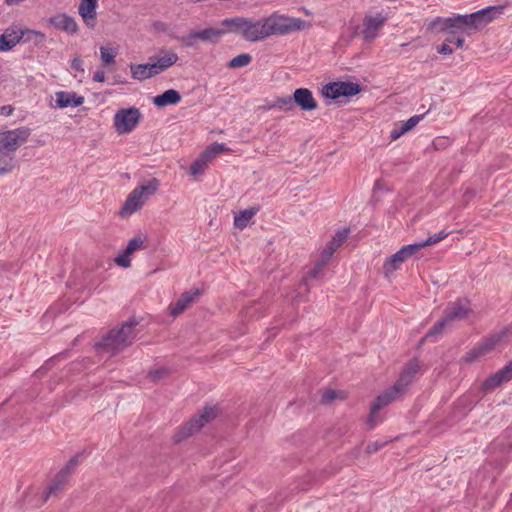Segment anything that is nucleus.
Wrapping results in <instances>:
<instances>
[{"label":"nucleus","mask_w":512,"mask_h":512,"mask_svg":"<svg viewBox=\"0 0 512 512\" xmlns=\"http://www.w3.org/2000/svg\"><path fill=\"white\" fill-rule=\"evenodd\" d=\"M31 130L18 127L0 132V175L11 173L16 166L15 153L27 142Z\"/></svg>","instance_id":"1"},{"label":"nucleus","mask_w":512,"mask_h":512,"mask_svg":"<svg viewBox=\"0 0 512 512\" xmlns=\"http://www.w3.org/2000/svg\"><path fill=\"white\" fill-rule=\"evenodd\" d=\"M138 325L136 320H129L118 329H112L96 344V348L114 355L132 344L135 338V327Z\"/></svg>","instance_id":"2"},{"label":"nucleus","mask_w":512,"mask_h":512,"mask_svg":"<svg viewBox=\"0 0 512 512\" xmlns=\"http://www.w3.org/2000/svg\"><path fill=\"white\" fill-rule=\"evenodd\" d=\"M159 186V181L153 178L135 187L126 198L121 209V215L128 216L138 211L157 192Z\"/></svg>","instance_id":"3"},{"label":"nucleus","mask_w":512,"mask_h":512,"mask_svg":"<svg viewBox=\"0 0 512 512\" xmlns=\"http://www.w3.org/2000/svg\"><path fill=\"white\" fill-rule=\"evenodd\" d=\"M268 36L287 35L294 31L305 29L308 24L300 18L288 17L284 15L272 14L265 17Z\"/></svg>","instance_id":"4"},{"label":"nucleus","mask_w":512,"mask_h":512,"mask_svg":"<svg viewBox=\"0 0 512 512\" xmlns=\"http://www.w3.org/2000/svg\"><path fill=\"white\" fill-rule=\"evenodd\" d=\"M217 413L216 406H206L201 413L195 415L175 433L174 441L179 443L199 431L206 423L214 419Z\"/></svg>","instance_id":"5"},{"label":"nucleus","mask_w":512,"mask_h":512,"mask_svg":"<svg viewBox=\"0 0 512 512\" xmlns=\"http://www.w3.org/2000/svg\"><path fill=\"white\" fill-rule=\"evenodd\" d=\"M141 112L136 107L121 108L113 117V127L119 135L129 134L137 127Z\"/></svg>","instance_id":"6"},{"label":"nucleus","mask_w":512,"mask_h":512,"mask_svg":"<svg viewBox=\"0 0 512 512\" xmlns=\"http://www.w3.org/2000/svg\"><path fill=\"white\" fill-rule=\"evenodd\" d=\"M404 393L395 384L390 388L384 390L377 396L371 405L370 414L367 420L368 425L373 428L377 424V413L379 410L389 405L390 403L400 399Z\"/></svg>","instance_id":"7"},{"label":"nucleus","mask_w":512,"mask_h":512,"mask_svg":"<svg viewBox=\"0 0 512 512\" xmlns=\"http://www.w3.org/2000/svg\"><path fill=\"white\" fill-rule=\"evenodd\" d=\"M507 329H503L500 332L492 334L489 338L476 345L463 357L464 362L472 363L478 358L491 353L496 346L506 337Z\"/></svg>","instance_id":"8"},{"label":"nucleus","mask_w":512,"mask_h":512,"mask_svg":"<svg viewBox=\"0 0 512 512\" xmlns=\"http://www.w3.org/2000/svg\"><path fill=\"white\" fill-rule=\"evenodd\" d=\"M361 91L358 83L339 81L326 84L322 88V95L325 98L338 100L341 97H352Z\"/></svg>","instance_id":"9"},{"label":"nucleus","mask_w":512,"mask_h":512,"mask_svg":"<svg viewBox=\"0 0 512 512\" xmlns=\"http://www.w3.org/2000/svg\"><path fill=\"white\" fill-rule=\"evenodd\" d=\"M229 149L224 143L215 142L211 144L190 166V174L197 176L201 174L208 163L212 161L218 154L228 151Z\"/></svg>","instance_id":"10"},{"label":"nucleus","mask_w":512,"mask_h":512,"mask_svg":"<svg viewBox=\"0 0 512 512\" xmlns=\"http://www.w3.org/2000/svg\"><path fill=\"white\" fill-rule=\"evenodd\" d=\"M267 24L265 18L254 20L245 19L243 38L249 42H258L268 38Z\"/></svg>","instance_id":"11"},{"label":"nucleus","mask_w":512,"mask_h":512,"mask_svg":"<svg viewBox=\"0 0 512 512\" xmlns=\"http://www.w3.org/2000/svg\"><path fill=\"white\" fill-rule=\"evenodd\" d=\"M503 9V6H488L468 14L473 29L476 30L497 19L503 13Z\"/></svg>","instance_id":"12"},{"label":"nucleus","mask_w":512,"mask_h":512,"mask_svg":"<svg viewBox=\"0 0 512 512\" xmlns=\"http://www.w3.org/2000/svg\"><path fill=\"white\" fill-rule=\"evenodd\" d=\"M144 243L145 239L142 236L137 235L133 237L129 240L126 249L114 258V262L122 268H129L131 266V255L143 249L145 247Z\"/></svg>","instance_id":"13"},{"label":"nucleus","mask_w":512,"mask_h":512,"mask_svg":"<svg viewBox=\"0 0 512 512\" xmlns=\"http://www.w3.org/2000/svg\"><path fill=\"white\" fill-rule=\"evenodd\" d=\"M349 234L348 229L338 230L332 239L324 247L321 257L318 260L319 266H326L334 252L346 241Z\"/></svg>","instance_id":"14"},{"label":"nucleus","mask_w":512,"mask_h":512,"mask_svg":"<svg viewBox=\"0 0 512 512\" xmlns=\"http://www.w3.org/2000/svg\"><path fill=\"white\" fill-rule=\"evenodd\" d=\"M469 311V301L467 299H458L445 308L443 316L451 325L455 321L464 319Z\"/></svg>","instance_id":"15"},{"label":"nucleus","mask_w":512,"mask_h":512,"mask_svg":"<svg viewBox=\"0 0 512 512\" xmlns=\"http://www.w3.org/2000/svg\"><path fill=\"white\" fill-rule=\"evenodd\" d=\"M154 67L156 74H160L177 63L179 57L172 50L161 49L157 55L149 59Z\"/></svg>","instance_id":"16"},{"label":"nucleus","mask_w":512,"mask_h":512,"mask_svg":"<svg viewBox=\"0 0 512 512\" xmlns=\"http://www.w3.org/2000/svg\"><path fill=\"white\" fill-rule=\"evenodd\" d=\"M421 364L417 359L410 360L400 373L398 379L394 383L403 393L406 392L408 386L413 382L416 374L420 371Z\"/></svg>","instance_id":"17"},{"label":"nucleus","mask_w":512,"mask_h":512,"mask_svg":"<svg viewBox=\"0 0 512 512\" xmlns=\"http://www.w3.org/2000/svg\"><path fill=\"white\" fill-rule=\"evenodd\" d=\"M512 379V362H509L502 369L491 375L482 383V389L485 391L493 390L503 383Z\"/></svg>","instance_id":"18"},{"label":"nucleus","mask_w":512,"mask_h":512,"mask_svg":"<svg viewBox=\"0 0 512 512\" xmlns=\"http://www.w3.org/2000/svg\"><path fill=\"white\" fill-rule=\"evenodd\" d=\"M443 22L446 23L447 33H449L450 35H456L468 30H474L472 24L470 23L468 14H456L451 17H447L446 20Z\"/></svg>","instance_id":"19"},{"label":"nucleus","mask_w":512,"mask_h":512,"mask_svg":"<svg viewBox=\"0 0 512 512\" xmlns=\"http://www.w3.org/2000/svg\"><path fill=\"white\" fill-rule=\"evenodd\" d=\"M97 5L98 0H81L79 4L78 13L89 28L95 27Z\"/></svg>","instance_id":"20"},{"label":"nucleus","mask_w":512,"mask_h":512,"mask_svg":"<svg viewBox=\"0 0 512 512\" xmlns=\"http://www.w3.org/2000/svg\"><path fill=\"white\" fill-rule=\"evenodd\" d=\"M294 106H299L304 111H312L317 108V102L312 92L307 88H298L293 94Z\"/></svg>","instance_id":"21"},{"label":"nucleus","mask_w":512,"mask_h":512,"mask_svg":"<svg viewBox=\"0 0 512 512\" xmlns=\"http://www.w3.org/2000/svg\"><path fill=\"white\" fill-rule=\"evenodd\" d=\"M84 97L76 92L58 91L55 93V103L58 108L79 107L84 103Z\"/></svg>","instance_id":"22"},{"label":"nucleus","mask_w":512,"mask_h":512,"mask_svg":"<svg viewBox=\"0 0 512 512\" xmlns=\"http://www.w3.org/2000/svg\"><path fill=\"white\" fill-rule=\"evenodd\" d=\"M386 18L381 14L375 16H367L364 19L363 36L367 41L373 40L378 33V30L384 25Z\"/></svg>","instance_id":"23"},{"label":"nucleus","mask_w":512,"mask_h":512,"mask_svg":"<svg viewBox=\"0 0 512 512\" xmlns=\"http://www.w3.org/2000/svg\"><path fill=\"white\" fill-rule=\"evenodd\" d=\"M50 23L61 31L69 34H75L78 31V24L76 20L66 13H60L50 19Z\"/></svg>","instance_id":"24"},{"label":"nucleus","mask_w":512,"mask_h":512,"mask_svg":"<svg viewBox=\"0 0 512 512\" xmlns=\"http://www.w3.org/2000/svg\"><path fill=\"white\" fill-rule=\"evenodd\" d=\"M199 294L200 292L197 289L182 293L179 299L170 306V313L173 316L181 314Z\"/></svg>","instance_id":"25"},{"label":"nucleus","mask_w":512,"mask_h":512,"mask_svg":"<svg viewBox=\"0 0 512 512\" xmlns=\"http://www.w3.org/2000/svg\"><path fill=\"white\" fill-rule=\"evenodd\" d=\"M130 71L132 78L138 81H144L157 75L151 61L145 64H131Z\"/></svg>","instance_id":"26"},{"label":"nucleus","mask_w":512,"mask_h":512,"mask_svg":"<svg viewBox=\"0 0 512 512\" xmlns=\"http://www.w3.org/2000/svg\"><path fill=\"white\" fill-rule=\"evenodd\" d=\"M181 101V95L177 90L169 89L153 98V104L157 107L176 105Z\"/></svg>","instance_id":"27"},{"label":"nucleus","mask_w":512,"mask_h":512,"mask_svg":"<svg viewBox=\"0 0 512 512\" xmlns=\"http://www.w3.org/2000/svg\"><path fill=\"white\" fill-rule=\"evenodd\" d=\"M246 17H232L222 20L221 26L224 34L234 33L243 36Z\"/></svg>","instance_id":"28"},{"label":"nucleus","mask_w":512,"mask_h":512,"mask_svg":"<svg viewBox=\"0 0 512 512\" xmlns=\"http://www.w3.org/2000/svg\"><path fill=\"white\" fill-rule=\"evenodd\" d=\"M22 34H19L13 29H6L0 35V51H9L15 47L21 40Z\"/></svg>","instance_id":"29"},{"label":"nucleus","mask_w":512,"mask_h":512,"mask_svg":"<svg viewBox=\"0 0 512 512\" xmlns=\"http://www.w3.org/2000/svg\"><path fill=\"white\" fill-rule=\"evenodd\" d=\"M423 118V115H415L409 118L407 121L400 123L399 126H396L391 131L390 137L393 140L400 138L406 132L413 129Z\"/></svg>","instance_id":"30"},{"label":"nucleus","mask_w":512,"mask_h":512,"mask_svg":"<svg viewBox=\"0 0 512 512\" xmlns=\"http://www.w3.org/2000/svg\"><path fill=\"white\" fill-rule=\"evenodd\" d=\"M222 35H224L222 29L206 28L202 31L191 32L188 38L191 40L200 39L202 41L216 42Z\"/></svg>","instance_id":"31"},{"label":"nucleus","mask_w":512,"mask_h":512,"mask_svg":"<svg viewBox=\"0 0 512 512\" xmlns=\"http://www.w3.org/2000/svg\"><path fill=\"white\" fill-rule=\"evenodd\" d=\"M259 207L254 206L250 207L248 209L240 211L237 215L234 217V225L238 229H244L247 227L249 221L259 212Z\"/></svg>","instance_id":"32"},{"label":"nucleus","mask_w":512,"mask_h":512,"mask_svg":"<svg viewBox=\"0 0 512 512\" xmlns=\"http://www.w3.org/2000/svg\"><path fill=\"white\" fill-rule=\"evenodd\" d=\"M450 326V324L447 322V320L442 316L441 319H439L427 332L426 338L431 339L435 338L437 339L438 336L442 335L444 330Z\"/></svg>","instance_id":"33"},{"label":"nucleus","mask_w":512,"mask_h":512,"mask_svg":"<svg viewBox=\"0 0 512 512\" xmlns=\"http://www.w3.org/2000/svg\"><path fill=\"white\" fill-rule=\"evenodd\" d=\"M66 478H60V474L57 473L54 480L51 482V484L47 487L45 493H44V500L46 501L51 495L55 494L57 491L61 490L62 487L67 483Z\"/></svg>","instance_id":"34"},{"label":"nucleus","mask_w":512,"mask_h":512,"mask_svg":"<svg viewBox=\"0 0 512 512\" xmlns=\"http://www.w3.org/2000/svg\"><path fill=\"white\" fill-rule=\"evenodd\" d=\"M277 108L281 111H291L294 109V101L292 97H279L272 104L269 105V109Z\"/></svg>","instance_id":"35"},{"label":"nucleus","mask_w":512,"mask_h":512,"mask_svg":"<svg viewBox=\"0 0 512 512\" xmlns=\"http://www.w3.org/2000/svg\"><path fill=\"white\" fill-rule=\"evenodd\" d=\"M252 61V56L248 53L239 54L236 57L232 58L229 63L228 67L232 69L241 68L249 65Z\"/></svg>","instance_id":"36"},{"label":"nucleus","mask_w":512,"mask_h":512,"mask_svg":"<svg viewBox=\"0 0 512 512\" xmlns=\"http://www.w3.org/2000/svg\"><path fill=\"white\" fill-rule=\"evenodd\" d=\"M449 234H450V232L442 230V231L428 237L426 240L416 243V245H417L418 249L421 250L422 248H424L426 246H430V245L439 243L440 241L445 239Z\"/></svg>","instance_id":"37"},{"label":"nucleus","mask_w":512,"mask_h":512,"mask_svg":"<svg viewBox=\"0 0 512 512\" xmlns=\"http://www.w3.org/2000/svg\"><path fill=\"white\" fill-rule=\"evenodd\" d=\"M420 250L418 249L416 243L405 245L402 248H400L395 254L399 258L401 262H404L406 259L411 257L412 255L416 254Z\"/></svg>","instance_id":"38"},{"label":"nucleus","mask_w":512,"mask_h":512,"mask_svg":"<svg viewBox=\"0 0 512 512\" xmlns=\"http://www.w3.org/2000/svg\"><path fill=\"white\" fill-rule=\"evenodd\" d=\"M79 458L80 455H76L67 462V464L58 472L60 474V478L64 477L67 480L69 479L70 475L79 464Z\"/></svg>","instance_id":"39"},{"label":"nucleus","mask_w":512,"mask_h":512,"mask_svg":"<svg viewBox=\"0 0 512 512\" xmlns=\"http://www.w3.org/2000/svg\"><path fill=\"white\" fill-rule=\"evenodd\" d=\"M402 263L403 262H401L399 260V258L397 256H395V254L391 255L390 257L387 258V260L385 261V263L383 265L384 273L387 276L394 273L396 270L399 269V267Z\"/></svg>","instance_id":"40"},{"label":"nucleus","mask_w":512,"mask_h":512,"mask_svg":"<svg viewBox=\"0 0 512 512\" xmlns=\"http://www.w3.org/2000/svg\"><path fill=\"white\" fill-rule=\"evenodd\" d=\"M116 51L112 48L101 47L100 56L104 65H110L114 63L116 57Z\"/></svg>","instance_id":"41"},{"label":"nucleus","mask_w":512,"mask_h":512,"mask_svg":"<svg viewBox=\"0 0 512 512\" xmlns=\"http://www.w3.org/2000/svg\"><path fill=\"white\" fill-rule=\"evenodd\" d=\"M445 20H446V18H444V17H436V18H434L427 25V30L437 31V32H447V30H446V23L443 22Z\"/></svg>","instance_id":"42"},{"label":"nucleus","mask_w":512,"mask_h":512,"mask_svg":"<svg viewBox=\"0 0 512 512\" xmlns=\"http://www.w3.org/2000/svg\"><path fill=\"white\" fill-rule=\"evenodd\" d=\"M338 397L344 398L341 391L329 389L322 394L321 402L324 404H329Z\"/></svg>","instance_id":"43"},{"label":"nucleus","mask_w":512,"mask_h":512,"mask_svg":"<svg viewBox=\"0 0 512 512\" xmlns=\"http://www.w3.org/2000/svg\"><path fill=\"white\" fill-rule=\"evenodd\" d=\"M151 27L155 32L160 33H168L170 30L169 24L160 20L153 21Z\"/></svg>","instance_id":"44"},{"label":"nucleus","mask_w":512,"mask_h":512,"mask_svg":"<svg viewBox=\"0 0 512 512\" xmlns=\"http://www.w3.org/2000/svg\"><path fill=\"white\" fill-rule=\"evenodd\" d=\"M70 66L73 71L84 73L83 61L79 56H76L71 60Z\"/></svg>","instance_id":"45"},{"label":"nucleus","mask_w":512,"mask_h":512,"mask_svg":"<svg viewBox=\"0 0 512 512\" xmlns=\"http://www.w3.org/2000/svg\"><path fill=\"white\" fill-rule=\"evenodd\" d=\"M386 444V442H379V441H374V442H371L367 445L366 447V452L367 453H374V452H377L378 450H380L381 448L384 447V445Z\"/></svg>","instance_id":"46"},{"label":"nucleus","mask_w":512,"mask_h":512,"mask_svg":"<svg viewBox=\"0 0 512 512\" xmlns=\"http://www.w3.org/2000/svg\"><path fill=\"white\" fill-rule=\"evenodd\" d=\"M445 41L449 44H455L458 48H462L464 45V38L463 37H454V35H451L445 39Z\"/></svg>","instance_id":"47"},{"label":"nucleus","mask_w":512,"mask_h":512,"mask_svg":"<svg viewBox=\"0 0 512 512\" xmlns=\"http://www.w3.org/2000/svg\"><path fill=\"white\" fill-rule=\"evenodd\" d=\"M437 52L442 55H451L453 53V49L450 47L449 43L446 41L437 47Z\"/></svg>","instance_id":"48"},{"label":"nucleus","mask_w":512,"mask_h":512,"mask_svg":"<svg viewBox=\"0 0 512 512\" xmlns=\"http://www.w3.org/2000/svg\"><path fill=\"white\" fill-rule=\"evenodd\" d=\"M166 374H167L166 369H157V370L151 371L149 373V377L152 380L156 381V380L163 378Z\"/></svg>","instance_id":"49"},{"label":"nucleus","mask_w":512,"mask_h":512,"mask_svg":"<svg viewBox=\"0 0 512 512\" xmlns=\"http://www.w3.org/2000/svg\"><path fill=\"white\" fill-rule=\"evenodd\" d=\"M324 267H325V266H319V265H318V261H317V262H316V264H315V267H314L313 269H311V270H310V272H309V274H308V275H309V278H311V279H316V278H318V277H319V275H320V273H321V271H322V269H323Z\"/></svg>","instance_id":"50"},{"label":"nucleus","mask_w":512,"mask_h":512,"mask_svg":"<svg viewBox=\"0 0 512 512\" xmlns=\"http://www.w3.org/2000/svg\"><path fill=\"white\" fill-rule=\"evenodd\" d=\"M14 109L11 105H4L0 107V115L2 116H10L13 113Z\"/></svg>","instance_id":"51"},{"label":"nucleus","mask_w":512,"mask_h":512,"mask_svg":"<svg viewBox=\"0 0 512 512\" xmlns=\"http://www.w3.org/2000/svg\"><path fill=\"white\" fill-rule=\"evenodd\" d=\"M93 80L96 82H104L105 81V73L101 70H98L93 75Z\"/></svg>","instance_id":"52"}]
</instances>
